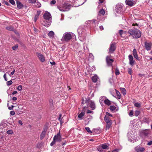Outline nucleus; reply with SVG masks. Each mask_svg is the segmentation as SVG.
<instances>
[{
	"mask_svg": "<svg viewBox=\"0 0 152 152\" xmlns=\"http://www.w3.org/2000/svg\"><path fill=\"white\" fill-rule=\"evenodd\" d=\"M43 17L45 20L42 23V24L45 27H49L51 22V15L50 13L48 12H46L44 14Z\"/></svg>",
	"mask_w": 152,
	"mask_h": 152,
	"instance_id": "nucleus-1",
	"label": "nucleus"
},
{
	"mask_svg": "<svg viewBox=\"0 0 152 152\" xmlns=\"http://www.w3.org/2000/svg\"><path fill=\"white\" fill-rule=\"evenodd\" d=\"M128 33L134 38H138L141 37L140 31L138 29H131L129 30Z\"/></svg>",
	"mask_w": 152,
	"mask_h": 152,
	"instance_id": "nucleus-2",
	"label": "nucleus"
},
{
	"mask_svg": "<svg viewBox=\"0 0 152 152\" xmlns=\"http://www.w3.org/2000/svg\"><path fill=\"white\" fill-rule=\"evenodd\" d=\"M72 38L71 34L69 32H66L63 35L61 40L62 42H68Z\"/></svg>",
	"mask_w": 152,
	"mask_h": 152,
	"instance_id": "nucleus-3",
	"label": "nucleus"
},
{
	"mask_svg": "<svg viewBox=\"0 0 152 152\" xmlns=\"http://www.w3.org/2000/svg\"><path fill=\"white\" fill-rule=\"evenodd\" d=\"M104 120L107 124L105 129L106 130H107L109 129L111 126L112 124V121L110 119V118L107 115L105 116Z\"/></svg>",
	"mask_w": 152,
	"mask_h": 152,
	"instance_id": "nucleus-4",
	"label": "nucleus"
},
{
	"mask_svg": "<svg viewBox=\"0 0 152 152\" xmlns=\"http://www.w3.org/2000/svg\"><path fill=\"white\" fill-rule=\"evenodd\" d=\"M58 8L61 11H68L70 9V6L66 4H64L61 6L58 7Z\"/></svg>",
	"mask_w": 152,
	"mask_h": 152,
	"instance_id": "nucleus-5",
	"label": "nucleus"
},
{
	"mask_svg": "<svg viewBox=\"0 0 152 152\" xmlns=\"http://www.w3.org/2000/svg\"><path fill=\"white\" fill-rule=\"evenodd\" d=\"M108 148V146L107 144L104 143L100 145L97 148L98 151L101 152L103 151V149H107Z\"/></svg>",
	"mask_w": 152,
	"mask_h": 152,
	"instance_id": "nucleus-6",
	"label": "nucleus"
},
{
	"mask_svg": "<svg viewBox=\"0 0 152 152\" xmlns=\"http://www.w3.org/2000/svg\"><path fill=\"white\" fill-rule=\"evenodd\" d=\"M115 9L116 12L118 13H121L123 11V6L122 4H118L116 5Z\"/></svg>",
	"mask_w": 152,
	"mask_h": 152,
	"instance_id": "nucleus-7",
	"label": "nucleus"
},
{
	"mask_svg": "<svg viewBox=\"0 0 152 152\" xmlns=\"http://www.w3.org/2000/svg\"><path fill=\"white\" fill-rule=\"evenodd\" d=\"M88 105L90 104L89 106L92 110H94L95 108V105L94 102L89 99L86 100V102Z\"/></svg>",
	"mask_w": 152,
	"mask_h": 152,
	"instance_id": "nucleus-8",
	"label": "nucleus"
},
{
	"mask_svg": "<svg viewBox=\"0 0 152 152\" xmlns=\"http://www.w3.org/2000/svg\"><path fill=\"white\" fill-rule=\"evenodd\" d=\"M53 139L56 142H60L61 140V137L60 135V132L58 133L57 134L54 136Z\"/></svg>",
	"mask_w": 152,
	"mask_h": 152,
	"instance_id": "nucleus-9",
	"label": "nucleus"
},
{
	"mask_svg": "<svg viewBox=\"0 0 152 152\" xmlns=\"http://www.w3.org/2000/svg\"><path fill=\"white\" fill-rule=\"evenodd\" d=\"M134 149L137 152H144L145 151L144 148L141 147L139 145L135 147Z\"/></svg>",
	"mask_w": 152,
	"mask_h": 152,
	"instance_id": "nucleus-10",
	"label": "nucleus"
},
{
	"mask_svg": "<svg viewBox=\"0 0 152 152\" xmlns=\"http://www.w3.org/2000/svg\"><path fill=\"white\" fill-rule=\"evenodd\" d=\"M86 107H84L82 110V111L80 113L78 116L79 119L81 120L83 119V117L84 116L85 112L86 111Z\"/></svg>",
	"mask_w": 152,
	"mask_h": 152,
	"instance_id": "nucleus-11",
	"label": "nucleus"
},
{
	"mask_svg": "<svg viewBox=\"0 0 152 152\" xmlns=\"http://www.w3.org/2000/svg\"><path fill=\"white\" fill-rule=\"evenodd\" d=\"M152 43L151 42H145V48L147 51H149L151 49Z\"/></svg>",
	"mask_w": 152,
	"mask_h": 152,
	"instance_id": "nucleus-12",
	"label": "nucleus"
},
{
	"mask_svg": "<svg viewBox=\"0 0 152 152\" xmlns=\"http://www.w3.org/2000/svg\"><path fill=\"white\" fill-rule=\"evenodd\" d=\"M85 30L84 29L81 27H79L77 30L79 37L83 36L85 34Z\"/></svg>",
	"mask_w": 152,
	"mask_h": 152,
	"instance_id": "nucleus-13",
	"label": "nucleus"
},
{
	"mask_svg": "<svg viewBox=\"0 0 152 152\" xmlns=\"http://www.w3.org/2000/svg\"><path fill=\"white\" fill-rule=\"evenodd\" d=\"M115 44L114 43L111 44L110 47L109 48V53H113L115 50Z\"/></svg>",
	"mask_w": 152,
	"mask_h": 152,
	"instance_id": "nucleus-14",
	"label": "nucleus"
},
{
	"mask_svg": "<svg viewBox=\"0 0 152 152\" xmlns=\"http://www.w3.org/2000/svg\"><path fill=\"white\" fill-rule=\"evenodd\" d=\"M106 60L107 65L108 66H111L112 63L114 61V60L113 59H111L110 57L108 56L106 57Z\"/></svg>",
	"mask_w": 152,
	"mask_h": 152,
	"instance_id": "nucleus-15",
	"label": "nucleus"
},
{
	"mask_svg": "<svg viewBox=\"0 0 152 152\" xmlns=\"http://www.w3.org/2000/svg\"><path fill=\"white\" fill-rule=\"evenodd\" d=\"M37 54L39 60L41 62H44L45 61V58L43 55L39 53H37Z\"/></svg>",
	"mask_w": 152,
	"mask_h": 152,
	"instance_id": "nucleus-16",
	"label": "nucleus"
},
{
	"mask_svg": "<svg viewBox=\"0 0 152 152\" xmlns=\"http://www.w3.org/2000/svg\"><path fill=\"white\" fill-rule=\"evenodd\" d=\"M129 61V63L132 66H133L134 63V61L133 60V56L131 55H129L128 56Z\"/></svg>",
	"mask_w": 152,
	"mask_h": 152,
	"instance_id": "nucleus-17",
	"label": "nucleus"
},
{
	"mask_svg": "<svg viewBox=\"0 0 152 152\" xmlns=\"http://www.w3.org/2000/svg\"><path fill=\"white\" fill-rule=\"evenodd\" d=\"M133 54L134 58L138 60H140V58L138 56L137 51L135 49H134L133 50Z\"/></svg>",
	"mask_w": 152,
	"mask_h": 152,
	"instance_id": "nucleus-18",
	"label": "nucleus"
},
{
	"mask_svg": "<svg viewBox=\"0 0 152 152\" xmlns=\"http://www.w3.org/2000/svg\"><path fill=\"white\" fill-rule=\"evenodd\" d=\"M110 110L113 112L117 111L118 110V107L116 106H111L110 107Z\"/></svg>",
	"mask_w": 152,
	"mask_h": 152,
	"instance_id": "nucleus-19",
	"label": "nucleus"
},
{
	"mask_svg": "<svg viewBox=\"0 0 152 152\" xmlns=\"http://www.w3.org/2000/svg\"><path fill=\"white\" fill-rule=\"evenodd\" d=\"M16 4L17 5V7L18 9H22L23 8V4L19 1H17Z\"/></svg>",
	"mask_w": 152,
	"mask_h": 152,
	"instance_id": "nucleus-20",
	"label": "nucleus"
},
{
	"mask_svg": "<svg viewBox=\"0 0 152 152\" xmlns=\"http://www.w3.org/2000/svg\"><path fill=\"white\" fill-rule=\"evenodd\" d=\"M125 2L127 5L131 6H133L134 4V3L131 0H126Z\"/></svg>",
	"mask_w": 152,
	"mask_h": 152,
	"instance_id": "nucleus-21",
	"label": "nucleus"
},
{
	"mask_svg": "<svg viewBox=\"0 0 152 152\" xmlns=\"http://www.w3.org/2000/svg\"><path fill=\"white\" fill-rule=\"evenodd\" d=\"M10 123L8 122L4 123L2 124V126L3 128H6V130L8 129L9 128Z\"/></svg>",
	"mask_w": 152,
	"mask_h": 152,
	"instance_id": "nucleus-22",
	"label": "nucleus"
},
{
	"mask_svg": "<svg viewBox=\"0 0 152 152\" xmlns=\"http://www.w3.org/2000/svg\"><path fill=\"white\" fill-rule=\"evenodd\" d=\"M149 133V130L145 129L142 131V134L144 136H147Z\"/></svg>",
	"mask_w": 152,
	"mask_h": 152,
	"instance_id": "nucleus-23",
	"label": "nucleus"
},
{
	"mask_svg": "<svg viewBox=\"0 0 152 152\" xmlns=\"http://www.w3.org/2000/svg\"><path fill=\"white\" fill-rule=\"evenodd\" d=\"M46 133V131L45 130H44L42 132L40 135V140H42L45 137V135Z\"/></svg>",
	"mask_w": 152,
	"mask_h": 152,
	"instance_id": "nucleus-24",
	"label": "nucleus"
},
{
	"mask_svg": "<svg viewBox=\"0 0 152 152\" xmlns=\"http://www.w3.org/2000/svg\"><path fill=\"white\" fill-rule=\"evenodd\" d=\"M98 78V77L97 76V75H95L94 76H93L92 77V81L94 82L95 83L97 81Z\"/></svg>",
	"mask_w": 152,
	"mask_h": 152,
	"instance_id": "nucleus-25",
	"label": "nucleus"
},
{
	"mask_svg": "<svg viewBox=\"0 0 152 152\" xmlns=\"http://www.w3.org/2000/svg\"><path fill=\"white\" fill-rule=\"evenodd\" d=\"M10 76V73L9 72H7L4 75V78L6 81H7V77Z\"/></svg>",
	"mask_w": 152,
	"mask_h": 152,
	"instance_id": "nucleus-26",
	"label": "nucleus"
},
{
	"mask_svg": "<svg viewBox=\"0 0 152 152\" xmlns=\"http://www.w3.org/2000/svg\"><path fill=\"white\" fill-rule=\"evenodd\" d=\"M107 98L104 96H101L99 99V101L100 103H102L103 102H104V100H106Z\"/></svg>",
	"mask_w": 152,
	"mask_h": 152,
	"instance_id": "nucleus-27",
	"label": "nucleus"
},
{
	"mask_svg": "<svg viewBox=\"0 0 152 152\" xmlns=\"http://www.w3.org/2000/svg\"><path fill=\"white\" fill-rule=\"evenodd\" d=\"M54 33L53 31H50L48 34V36L50 38H53L54 37Z\"/></svg>",
	"mask_w": 152,
	"mask_h": 152,
	"instance_id": "nucleus-28",
	"label": "nucleus"
},
{
	"mask_svg": "<svg viewBox=\"0 0 152 152\" xmlns=\"http://www.w3.org/2000/svg\"><path fill=\"white\" fill-rule=\"evenodd\" d=\"M104 103L106 105H107L108 106H109L110 105V102L109 100L107 98L106 99V100H104Z\"/></svg>",
	"mask_w": 152,
	"mask_h": 152,
	"instance_id": "nucleus-29",
	"label": "nucleus"
},
{
	"mask_svg": "<svg viewBox=\"0 0 152 152\" xmlns=\"http://www.w3.org/2000/svg\"><path fill=\"white\" fill-rule=\"evenodd\" d=\"M129 140L131 142H134L137 141V139H135V138H134V137H132L130 139L129 138Z\"/></svg>",
	"mask_w": 152,
	"mask_h": 152,
	"instance_id": "nucleus-30",
	"label": "nucleus"
},
{
	"mask_svg": "<svg viewBox=\"0 0 152 152\" xmlns=\"http://www.w3.org/2000/svg\"><path fill=\"white\" fill-rule=\"evenodd\" d=\"M121 93L123 94L124 95H125L126 93V90L124 88H121Z\"/></svg>",
	"mask_w": 152,
	"mask_h": 152,
	"instance_id": "nucleus-31",
	"label": "nucleus"
},
{
	"mask_svg": "<svg viewBox=\"0 0 152 152\" xmlns=\"http://www.w3.org/2000/svg\"><path fill=\"white\" fill-rule=\"evenodd\" d=\"M35 5L37 7H40L41 6V4L38 1H36L35 2Z\"/></svg>",
	"mask_w": 152,
	"mask_h": 152,
	"instance_id": "nucleus-32",
	"label": "nucleus"
},
{
	"mask_svg": "<svg viewBox=\"0 0 152 152\" xmlns=\"http://www.w3.org/2000/svg\"><path fill=\"white\" fill-rule=\"evenodd\" d=\"M105 13V12L103 9L101 10L99 12V15L101 14L102 15H104Z\"/></svg>",
	"mask_w": 152,
	"mask_h": 152,
	"instance_id": "nucleus-33",
	"label": "nucleus"
},
{
	"mask_svg": "<svg viewBox=\"0 0 152 152\" xmlns=\"http://www.w3.org/2000/svg\"><path fill=\"white\" fill-rule=\"evenodd\" d=\"M85 129L88 133L91 134L92 133V132L90 130L89 127H86Z\"/></svg>",
	"mask_w": 152,
	"mask_h": 152,
	"instance_id": "nucleus-34",
	"label": "nucleus"
},
{
	"mask_svg": "<svg viewBox=\"0 0 152 152\" xmlns=\"http://www.w3.org/2000/svg\"><path fill=\"white\" fill-rule=\"evenodd\" d=\"M119 33L121 36L122 37L123 35L125 33V31H124L122 30H119Z\"/></svg>",
	"mask_w": 152,
	"mask_h": 152,
	"instance_id": "nucleus-35",
	"label": "nucleus"
},
{
	"mask_svg": "<svg viewBox=\"0 0 152 152\" xmlns=\"http://www.w3.org/2000/svg\"><path fill=\"white\" fill-rule=\"evenodd\" d=\"M16 88L18 90L21 91L22 90V86L21 85H19Z\"/></svg>",
	"mask_w": 152,
	"mask_h": 152,
	"instance_id": "nucleus-36",
	"label": "nucleus"
},
{
	"mask_svg": "<svg viewBox=\"0 0 152 152\" xmlns=\"http://www.w3.org/2000/svg\"><path fill=\"white\" fill-rule=\"evenodd\" d=\"M116 92L117 94V98L118 99H120L121 97L120 93L118 91H117Z\"/></svg>",
	"mask_w": 152,
	"mask_h": 152,
	"instance_id": "nucleus-37",
	"label": "nucleus"
},
{
	"mask_svg": "<svg viewBox=\"0 0 152 152\" xmlns=\"http://www.w3.org/2000/svg\"><path fill=\"white\" fill-rule=\"evenodd\" d=\"M37 0H28L29 3L31 4H34L35 2L37 1Z\"/></svg>",
	"mask_w": 152,
	"mask_h": 152,
	"instance_id": "nucleus-38",
	"label": "nucleus"
},
{
	"mask_svg": "<svg viewBox=\"0 0 152 152\" xmlns=\"http://www.w3.org/2000/svg\"><path fill=\"white\" fill-rule=\"evenodd\" d=\"M18 44H16L14 46L12 47V49L13 50H16L18 48Z\"/></svg>",
	"mask_w": 152,
	"mask_h": 152,
	"instance_id": "nucleus-39",
	"label": "nucleus"
},
{
	"mask_svg": "<svg viewBox=\"0 0 152 152\" xmlns=\"http://www.w3.org/2000/svg\"><path fill=\"white\" fill-rule=\"evenodd\" d=\"M115 74L116 75H118L120 74V72L118 69H115Z\"/></svg>",
	"mask_w": 152,
	"mask_h": 152,
	"instance_id": "nucleus-40",
	"label": "nucleus"
},
{
	"mask_svg": "<svg viewBox=\"0 0 152 152\" xmlns=\"http://www.w3.org/2000/svg\"><path fill=\"white\" fill-rule=\"evenodd\" d=\"M94 132H97L98 133L97 134H99L101 132V130L99 129H94Z\"/></svg>",
	"mask_w": 152,
	"mask_h": 152,
	"instance_id": "nucleus-41",
	"label": "nucleus"
},
{
	"mask_svg": "<svg viewBox=\"0 0 152 152\" xmlns=\"http://www.w3.org/2000/svg\"><path fill=\"white\" fill-rule=\"evenodd\" d=\"M140 114V112L139 111H136L135 112V115L136 116H138Z\"/></svg>",
	"mask_w": 152,
	"mask_h": 152,
	"instance_id": "nucleus-42",
	"label": "nucleus"
},
{
	"mask_svg": "<svg viewBox=\"0 0 152 152\" xmlns=\"http://www.w3.org/2000/svg\"><path fill=\"white\" fill-rule=\"evenodd\" d=\"M89 57L90 58H91V59H93L94 58L93 55L91 53H89Z\"/></svg>",
	"mask_w": 152,
	"mask_h": 152,
	"instance_id": "nucleus-43",
	"label": "nucleus"
},
{
	"mask_svg": "<svg viewBox=\"0 0 152 152\" xmlns=\"http://www.w3.org/2000/svg\"><path fill=\"white\" fill-rule=\"evenodd\" d=\"M10 3L13 5H15V1L13 0H10Z\"/></svg>",
	"mask_w": 152,
	"mask_h": 152,
	"instance_id": "nucleus-44",
	"label": "nucleus"
},
{
	"mask_svg": "<svg viewBox=\"0 0 152 152\" xmlns=\"http://www.w3.org/2000/svg\"><path fill=\"white\" fill-rule=\"evenodd\" d=\"M83 49L84 52H87L88 50V48L87 46H86V47H85V46H84Z\"/></svg>",
	"mask_w": 152,
	"mask_h": 152,
	"instance_id": "nucleus-45",
	"label": "nucleus"
},
{
	"mask_svg": "<svg viewBox=\"0 0 152 152\" xmlns=\"http://www.w3.org/2000/svg\"><path fill=\"white\" fill-rule=\"evenodd\" d=\"M61 117H62V115H61V114H59V118H58V120L59 121H60L61 122V120H62Z\"/></svg>",
	"mask_w": 152,
	"mask_h": 152,
	"instance_id": "nucleus-46",
	"label": "nucleus"
},
{
	"mask_svg": "<svg viewBox=\"0 0 152 152\" xmlns=\"http://www.w3.org/2000/svg\"><path fill=\"white\" fill-rule=\"evenodd\" d=\"M128 72L129 73L130 75L132 74V69L131 68H129L128 69Z\"/></svg>",
	"mask_w": 152,
	"mask_h": 152,
	"instance_id": "nucleus-47",
	"label": "nucleus"
},
{
	"mask_svg": "<svg viewBox=\"0 0 152 152\" xmlns=\"http://www.w3.org/2000/svg\"><path fill=\"white\" fill-rule=\"evenodd\" d=\"M56 1L55 0H52V1H51L50 2V4H56Z\"/></svg>",
	"mask_w": 152,
	"mask_h": 152,
	"instance_id": "nucleus-48",
	"label": "nucleus"
},
{
	"mask_svg": "<svg viewBox=\"0 0 152 152\" xmlns=\"http://www.w3.org/2000/svg\"><path fill=\"white\" fill-rule=\"evenodd\" d=\"M56 142L53 139V141L50 144V146H53L55 144Z\"/></svg>",
	"mask_w": 152,
	"mask_h": 152,
	"instance_id": "nucleus-49",
	"label": "nucleus"
},
{
	"mask_svg": "<svg viewBox=\"0 0 152 152\" xmlns=\"http://www.w3.org/2000/svg\"><path fill=\"white\" fill-rule=\"evenodd\" d=\"M133 110H131L129 113V115L130 116H132L133 115Z\"/></svg>",
	"mask_w": 152,
	"mask_h": 152,
	"instance_id": "nucleus-50",
	"label": "nucleus"
},
{
	"mask_svg": "<svg viewBox=\"0 0 152 152\" xmlns=\"http://www.w3.org/2000/svg\"><path fill=\"white\" fill-rule=\"evenodd\" d=\"M15 112L14 111H10V114L13 115L15 114Z\"/></svg>",
	"mask_w": 152,
	"mask_h": 152,
	"instance_id": "nucleus-51",
	"label": "nucleus"
},
{
	"mask_svg": "<svg viewBox=\"0 0 152 152\" xmlns=\"http://www.w3.org/2000/svg\"><path fill=\"white\" fill-rule=\"evenodd\" d=\"M39 15H36L34 18V21L36 22L38 17Z\"/></svg>",
	"mask_w": 152,
	"mask_h": 152,
	"instance_id": "nucleus-52",
	"label": "nucleus"
},
{
	"mask_svg": "<svg viewBox=\"0 0 152 152\" xmlns=\"http://www.w3.org/2000/svg\"><path fill=\"white\" fill-rule=\"evenodd\" d=\"M134 105L136 107H139L140 106V104L138 103H135Z\"/></svg>",
	"mask_w": 152,
	"mask_h": 152,
	"instance_id": "nucleus-53",
	"label": "nucleus"
},
{
	"mask_svg": "<svg viewBox=\"0 0 152 152\" xmlns=\"http://www.w3.org/2000/svg\"><path fill=\"white\" fill-rule=\"evenodd\" d=\"M152 144V140H151L148 142L147 145H151Z\"/></svg>",
	"mask_w": 152,
	"mask_h": 152,
	"instance_id": "nucleus-54",
	"label": "nucleus"
},
{
	"mask_svg": "<svg viewBox=\"0 0 152 152\" xmlns=\"http://www.w3.org/2000/svg\"><path fill=\"white\" fill-rule=\"evenodd\" d=\"M84 99H83L82 102V103L81 104V105H82V106H83V105L85 103H86V100L84 102Z\"/></svg>",
	"mask_w": 152,
	"mask_h": 152,
	"instance_id": "nucleus-55",
	"label": "nucleus"
},
{
	"mask_svg": "<svg viewBox=\"0 0 152 152\" xmlns=\"http://www.w3.org/2000/svg\"><path fill=\"white\" fill-rule=\"evenodd\" d=\"M18 93V92L17 91H13L12 93V95H14L15 94H16L17 93Z\"/></svg>",
	"mask_w": 152,
	"mask_h": 152,
	"instance_id": "nucleus-56",
	"label": "nucleus"
},
{
	"mask_svg": "<svg viewBox=\"0 0 152 152\" xmlns=\"http://www.w3.org/2000/svg\"><path fill=\"white\" fill-rule=\"evenodd\" d=\"M4 4H5L7 5V6H9V4L8 3L7 1H4Z\"/></svg>",
	"mask_w": 152,
	"mask_h": 152,
	"instance_id": "nucleus-57",
	"label": "nucleus"
},
{
	"mask_svg": "<svg viewBox=\"0 0 152 152\" xmlns=\"http://www.w3.org/2000/svg\"><path fill=\"white\" fill-rule=\"evenodd\" d=\"M93 113V111L89 110H88L87 112V113Z\"/></svg>",
	"mask_w": 152,
	"mask_h": 152,
	"instance_id": "nucleus-58",
	"label": "nucleus"
},
{
	"mask_svg": "<svg viewBox=\"0 0 152 152\" xmlns=\"http://www.w3.org/2000/svg\"><path fill=\"white\" fill-rule=\"evenodd\" d=\"M99 29L100 30L102 31L104 29V28L102 26H99Z\"/></svg>",
	"mask_w": 152,
	"mask_h": 152,
	"instance_id": "nucleus-59",
	"label": "nucleus"
},
{
	"mask_svg": "<svg viewBox=\"0 0 152 152\" xmlns=\"http://www.w3.org/2000/svg\"><path fill=\"white\" fill-rule=\"evenodd\" d=\"M106 115L108 116H111V117L112 116V115L111 114L109 113L108 112H106Z\"/></svg>",
	"mask_w": 152,
	"mask_h": 152,
	"instance_id": "nucleus-60",
	"label": "nucleus"
},
{
	"mask_svg": "<svg viewBox=\"0 0 152 152\" xmlns=\"http://www.w3.org/2000/svg\"><path fill=\"white\" fill-rule=\"evenodd\" d=\"M18 123L20 124L21 125H22L23 124L22 121L21 120H19L18 121Z\"/></svg>",
	"mask_w": 152,
	"mask_h": 152,
	"instance_id": "nucleus-61",
	"label": "nucleus"
},
{
	"mask_svg": "<svg viewBox=\"0 0 152 152\" xmlns=\"http://www.w3.org/2000/svg\"><path fill=\"white\" fill-rule=\"evenodd\" d=\"M17 98L15 97H14L12 99V100L14 101L16 100H17Z\"/></svg>",
	"mask_w": 152,
	"mask_h": 152,
	"instance_id": "nucleus-62",
	"label": "nucleus"
},
{
	"mask_svg": "<svg viewBox=\"0 0 152 152\" xmlns=\"http://www.w3.org/2000/svg\"><path fill=\"white\" fill-rule=\"evenodd\" d=\"M12 118L13 121H15L16 119V117L15 116H13Z\"/></svg>",
	"mask_w": 152,
	"mask_h": 152,
	"instance_id": "nucleus-63",
	"label": "nucleus"
},
{
	"mask_svg": "<svg viewBox=\"0 0 152 152\" xmlns=\"http://www.w3.org/2000/svg\"><path fill=\"white\" fill-rule=\"evenodd\" d=\"M118 150L117 149H115L113 150L112 152H118Z\"/></svg>",
	"mask_w": 152,
	"mask_h": 152,
	"instance_id": "nucleus-64",
	"label": "nucleus"
}]
</instances>
